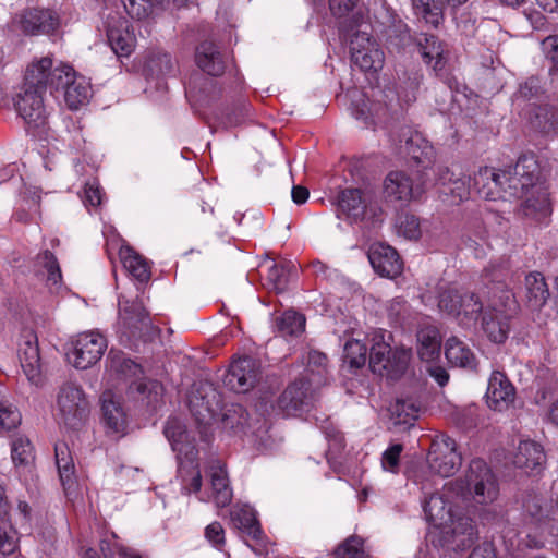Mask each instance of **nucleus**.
I'll use <instances>...</instances> for the list:
<instances>
[{
	"mask_svg": "<svg viewBox=\"0 0 558 558\" xmlns=\"http://www.w3.org/2000/svg\"><path fill=\"white\" fill-rule=\"evenodd\" d=\"M424 182L418 173L390 171L384 180V196L389 202L409 203L424 193Z\"/></svg>",
	"mask_w": 558,
	"mask_h": 558,
	"instance_id": "nucleus-8",
	"label": "nucleus"
},
{
	"mask_svg": "<svg viewBox=\"0 0 558 558\" xmlns=\"http://www.w3.org/2000/svg\"><path fill=\"white\" fill-rule=\"evenodd\" d=\"M510 275V265L507 259L490 262L482 271L485 284L497 283L504 286Z\"/></svg>",
	"mask_w": 558,
	"mask_h": 558,
	"instance_id": "nucleus-47",
	"label": "nucleus"
},
{
	"mask_svg": "<svg viewBox=\"0 0 558 558\" xmlns=\"http://www.w3.org/2000/svg\"><path fill=\"white\" fill-rule=\"evenodd\" d=\"M54 456L60 481L68 492L76 484L75 465L69 446L65 442L56 444Z\"/></svg>",
	"mask_w": 558,
	"mask_h": 558,
	"instance_id": "nucleus-35",
	"label": "nucleus"
},
{
	"mask_svg": "<svg viewBox=\"0 0 558 558\" xmlns=\"http://www.w3.org/2000/svg\"><path fill=\"white\" fill-rule=\"evenodd\" d=\"M276 326L282 337L299 336L304 331L305 317L295 311H286L277 318Z\"/></svg>",
	"mask_w": 558,
	"mask_h": 558,
	"instance_id": "nucleus-44",
	"label": "nucleus"
},
{
	"mask_svg": "<svg viewBox=\"0 0 558 558\" xmlns=\"http://www.w3.org/2000/svg\"><path fill=\"white\" fill-rule=\"evenodd\" d=\"M37 262L47 270V279L49 281L57 283L59 280H61V269L58 259L52 252L45 250L37 255Z\"/></svg>",
	"mask_w": 558,
	"mask_h": 558,
	"instance_id": "nucleus-58",
	"label": "nucleus"
},
{
	"mask_svg": "<svg viewBox=\"0 0 558 558\" xmlns=\"http://www.w3.org/2000/svg\"><path fill=\"white\" fill-rule=\"evenodd\" d=\"M163 435L170 442L171 448L192 436L186 425L178 417H169L167 420L163 427Z\"/></svg>",
	"mask_w": 558,
	"mask_h": 558,
	"instance_id": "nucleus-54",
	"label": "nucleus"
},
{
	"mask_svg": "<svg viewBox=\"0 0 558 558\" xmlns=\"http://www.w3.org/2000/svg\"><path fill=\"white\" fill-rule=\"evenodd\" d=\"M440 179L444 181L442 193L446 195L450 194L453 198V202H462L469 197V187L462 179L452 180V178L449 177L448 182L445 181L447 180L445 175H441Z\"/></svg>",
	"mask_w": 558,
	"mask_h": 558,
	"instance_id": "nucleus-60",
	"label": "nucleus"
},
{
	"mask_svg": "<svg viewBox=\"0 0 558 558\" xmlns=\"http://www.w3.org/2000/svg\"><path fill=\"white\" fill-rule=\"evenodd\" d=\"M396 226L399 233L409 240L418 239L421 235L420 219L411 213H399L396 218Z\"/></svg>",
	"mask_w": 558,
	"mask_h": 558,
	"instance_id": "nucleus-53",
	"label": "nucleus"
},
{
	"mask_svg": "<svg viewBox=\"0 0 558 558\" xmlns=\"http://www.w3.org/2000/svg\"><path fill=\"white\" fill-rule=\"evenodd\" d=\"M230 518L233 526L240 530L243 535L250 536L256 542L262 541L263 531L253 508L248 506L235 507L231 510Z\"/></svg>",
	"mask_w": 558,
	"mask_h": 558,
	"instance_id": "nucleus-30",
	"label": "nucleus"
},
{
	"mask_svg": "<svg viewBox=\"0 0 558 558\" xmlns=\"http://www.w3.org/2000/svg\"><path fill=\"white\" fill-rule=\"evenodd\" d=\"M369 263L376 274L386 278H395L402 271L403 263L399 253L385 243H374L368 251Z\"/></svg>",
	"mask_w": 558,
	"mask_h": 558,
	"instance_id": "nucleus-21",
	"label": "nucleus"
},
{
	"mask_svg": "<svg viewBox=\"0 0 558 558\" xmlns=\"http://www.w3.org/2000/svg\"><path fill=\"white\" fill-rule=\"evenodd\" d=\"M351 61L363 72H377L384 65V52L365 32L355 33L350 40Z\"/></svg>",
	"mask_w": 558,
	"mask_h": 558,
	"instance_id": "nucleus-13",
	"label": "nucleus"
},
{
	"mask_svg": "<svg viewBox=\"0 0 558 558\" xmlns=\"http://www.w3.org/2000/svg\"><path fill=\"white\" fill-rule=\"evenodd\" d=\"M90 90L86 78L75 73L63 90L64 101L71 110H76L88 101Z\"/></svg>",
	"mask_w": 558,
	"mask_h": 558,
	"instance_id": "nucleus-36",
	"label": "nucleus"
},
{
	"mask_svg": "<svg viewBox=\"0 0 558 558\" xmlns=\"http://www.w3.org/2000/svg\"><path fill=\"white\" fill-rule=\"evenodd\" d=\"M266 281L277 293L283 292L288 283V272L282 265L272 264L267 271Z\"/></svg>",
	"mask_w": 558,
	"mask_h": 558,
	"instance_id": "nucleus-59",
	"label": "nucleus"
},
{
	"mask_svg": "<svg viewBox=\"0 0 558 558\" xmlns=\"http://www.w3.org/2000/svg\"><path fill=\"white\" fill-rule=\"evenodd\" d=\"M507 170H496L490 167L480 168L472 178L473 187L487 199L500 197V193L509 194Z\"/></svg>",
	"mask_w": 558,
	"mask_h": 558,
	"instance_id": "nucleus-22",
	"label": "nucleus"
},
{
	"mask_svg": "<svg viewBox=\"0 0 558 558\" xmlns=\"http://www.w3.org/2000/svg\"><path fill=\"white\" fill-rule=\"evenodd\" d=\"M417 36L418 34L411 33V29L402 20L393 22L388 29V37L390 41H395L397 46L403 49L414 46Z\"/></svg>",
	"mask_w": 558,
	"mask_h": 558,
	"instance_id": "nucleus-48",
	"label": "nucleus"
},
{
	"mask_svg": "<svg viewBox=\"0 0 558 558\" xmlns=\"http://www.w3.org/2000/svg\"><path fill=\"white\" fill-rule=\"evenodd\" d=\"M509 196L521 198L530 190L543 187L539 182L542 170L534 154H523L517 163L507 169Z\"/></svg>",
	"mask_w": 558,
	"mask_h": 558,
	"instance_id": "nucleus-6",
	"label": "nucleus"
},
{
	"mask_svg": "<svg viewBox=\"0 0 558 558\" xmlns=\"http://www.w3.org/2000/svg\"><path fill=\"white\" fill-rule=\"evenodd\" d=\"M260 379L259 364L251 356L233 360L223 375L225 387L236 393H246L252 390Z\"/></svg>",
	"mask_w": 558,
	"mask_h": 558,
	"instance_id": "nucleus-12",
	"label": "nucleus"
},
{
	"mask_svg": "<svg viewBox=\"0 0 558 558\" xmlns=\"http://www.w3.org/2000/svg\"><path fill=\"white\" fill-rule=\"evenodd\" d=\"M143 71L148 80H159L172 75L175 66L169 53L157 51L146 58Z\"/></svg>",
	"mask_w": 558,
	"mask_h": 558,
	"instance_id": "nucleus-37",
	"label": "nucleus"
},
{
	"mask_svg": "<svg viewBox=\"0 0 558 558\" xmlns=\"http://www.w3.org/2000/svg\"><path fill=\"white\" fill-rule=\"evenodd\" d=\"M222 428L235 435L245 433L248 426V413L246 409L239 404L232 403L226 407L221 416Z\"/></svg>",
	"mask_w": 558,
	"mask_h": 558,
	"instance_id": "nucleus-40",
	"label": "nucleus"
},
{
	"mask_svg": "<svg viewBox=\"0 0 558 558\" xmlns=\"http://www.w3.org/2000/svg\"><path fill=\"white\" fill-rule=\"evenodd\" d=\"M119 318L121 336L131 340L150 341L158 329L153 326L150 315L141 299L120 300Z\"/></svg>",
	"mask_w": 558,
	"mask_h": 558,
	"instance_id": "nucleus-3",
	"label": "nucleus"
},
{
	"mask_svg": "<svg viewBox=\"0 0 558 558\" xmlns=\"http://www.w3.org/2000/svg\"><path fill=\"white\" fill-rule=\"evenodd\" d=\"M172 450L177 453L178 472L180 474H183L187 466L198 463V449L193 436L172 447Z\"/></svg>",
	"mask_w": 558,
	"mask_h": 558,
	"instance_id": "nucleus-46",
	"label": "nucleus"
},
{
	"mask_svg": "<svg viewBox=\"0 0 558 558\" xmlns=\"http://www.w3.org/2000/svg\"><path fill=\"white\" fill-rule=\"evenodd\" d=\"M389 412L393 425L412 426L418 417L420 407L412 398H400L390 404Z\"/></svg>",
	"mask_w": 558,
	"mask_h": 558,
	"instance_id": "nucleus-39",
	"label": "nucleus"
},
{
	"mask_svg": "<svg viewBox=\"0 0 558 558\" xmlns=\"http://www.w3.org/2000/svg\"><path fill=\"white\" fill-rule=\"evenodd\" d=\"M111 368L122 375L124 378H137L143 374V368L133 360L125 357L124 354L118 353L112 355L110 352Z\"/></svg>",
	"mask_w": 558,
	"mask_h": 558,
	"instance_id": "nucleus-50",
	"label": "nucleus"
},
{
	"mask_svg": "<svg viewBox=\"0 0 558 558\" xmlns=\"http://www.w3.org/2000/svg\"><path fill=\"white\" fill-rule=\"evenodd\" d=\"M130 22L119 13L108 14L105 21V31L108 44L112 43L117 37L130 32Z\"/></svg>",
	"mask_w": 558,
	"mask_h": 558,
	"instance_id": "nucleus-55",
	"label": "nucleus"
},
{
	"mask_svg": "<svg viewBox=\"0 0 558 558\" xmlns=\"http://www.w3.org/2000/svg\"><path fill=\"white\" fill-rule=\"evenodd\" d=\"M521 508L524 519L534 525L545 523L549 517L547 502L534 492H525L522 495Z\"/></svg>",
	"mask_w": 558,
	"mask_h": 558,
	"instance_id": "nucleus-34",
	"label": "nucleus"
},
{
	"mask_svg": "<svg viewBox=\"0 0 558 558\" xmlns=\"http://www.w3.org/2000/svg\"><path fill=\"white\" fill-rule=\"evenodd\" d=\"M402 451V444L390 445L381 456V465L384 470L397 473L399 471L400 456Z\"/></svg>",
	"mask_w": 558,
	"mask_h": 558,
	"instance_id": "nucleus-62",
	"label": "nucleus"
},
{
	"mask_svg": "<svg viewBox=\"0 0 558 558\" xmlns=\"http://www.w3.org/2000/svg\"><path fill=\"white\" fill-rule=\"evenodd\" d=\"M367 360V347L363 342L351 339L348 340L343 349V362L352 373L365 366Z\"/></svg>",
	"mask_w": 558,
	"mask_h": 558,
	"instance_id": "nucleus-43",
	"label": "nucleus"
},
{
	"mask_svg": "<svg viewBox=\"0 0 558 558\" xmlns=\"http://www.w3.org/2000/svg\"><path fill=\"white\" fill-rule=\"evenodd\" d=\"M317 401L316 391L311 381L300 377L292 381L279 396L277 404L287 416L308 412Z\"/></svg>",
	"mask_w": 558,
	"mask_h": 558,
	"instance_id": "nucleus-9",
	"label": "nucleus"
},
{
	"mask_svg": "<svg viewBox=\"0 0 558 558\" xmlns=\"http://www.w3.org/2000/svg\"><path fill=\"white\" fill-rule=\"evenodd\" d=\"M411 359V350L392 349L388 343H374L369 350V369L388 380H398L407 372Z\"/></svg>",
	"mask_w": 558,
	"mask_h": 558,
	"instance_id": "nucleus-5",
	"label": "nucleus"
},
{
	"mask_svg": "<svg viewBox=\"0 0 558 558\" xmlns=\"http://www.w3.org/2000/svg\"><path fill=\"white\" fill-rule=\"evenodd\" d=\"M445 356L447 361L457 367L475 371L477 359L471 348L456 336H451L445 343Z\"/></svg>",
	"mask_w": 558,
	"mask_h": 558,
	"instance_id": "nucleus-28",
	"label": "nucleus"
},
{
	"mask_svg": "<svg viewBox=\"0 0 558 558\" xmlns=\"http://www.w3.org/2000/svg\"><path fill=\"white\" fill-rule=\"evenodd\" d=\"M44 93L37 87H28L24 76L23 86L14 101L15 109L27 123L38 128L45 123L46 110L44 106Z\"/></svg>",
	"mask_w": 558,
	"mask_h": 558,
	"instance_id": "nucleus-15",
	"label": "nucleus"
},
{
	"mask_svg": "<svg viewBox=\"0 0 558 558\" xmlns=\"http://www.w3.org/2000/svg\"><path fill=\"white\" fill-rule=\"evenodd\" d=\"M525 300L531 310L542 308L549 298L548 286L543 274L538 271L530 272L525 276Z\"/></svg>",
	"mask_w": 558,
	"mask_h": 558,
	"instance_id": "nucleus-32",
	"label": "nucleus"
},
{
	"mask_svg": "<svg viewBox=\"0 0 558 558\" xmlns=\"http://www.w3.org/2000/svg\"><path fill=\"white\" fill-rule=\"evenodd\" d=\"M512 318V314L507 311L487 305L478 322L483 333L492 343L504 344L509 338Z\"/></svg>",
	"mask_w": 558,
	"mask_h": 558,
	"instance_id": "nucleus-18",
	"label": "nucleus"
},
{
	"mask_svg": "<svg viewBox=\"0 0 558 558\" xmlns=\"http://www.w3.org/2000/svg\"><path fill=\"white\" fill-rule=\"evenodd\" d=\"M130 388L136 390L141 401L150 411H156L163 403V386L157 380L134 381Z\"/></svg>",
	"mask_w": 558,
	"mask_h": 558,
	"instance_id": "nucleus-38",
	"label": "nucleus"
},
{
	"mask_svg": "<svg viewBox=\"0 0 558 558\" xmlns=\"http://www.w3.org/2000/svg\"><path fill=\"white\" fill-rule=\"evenodd\" d=\"M54 63L52 58L43 57L34 60L25 71V77L28 87H37L44 94L50 88V81L52 72L54 71Z\"/></svg>",
	"mask_w": 558,
	"mask_h": 558,
	"instance_id": "nucleus-29",
	"label": "nucleus"
},
{
	"mask_svg": "<svg viewBox=\"0 0 558 558\" xmlns=\"http://www.w3.org/2000/svg\"><path fill=\"white\" fill-rule=\"evenodd\" d=\"M119 256L123 267L141 283L150 280L151 271L149 263L131 246H121Z\"/></svg>",
	"mask_w": 558,
	"mask_h": 558,
	"instance_id": "nucleus-33",
	"label": "nucleus"
},
{
	"mask_svg": "<svg viewBox=\"0 0 558 558\" xmlns=\"http://www.w3.org/2000/svg\"><path fill=\"white\" fill-rule=\"evenodd\" d=\"M519 207V214L534 221H543L550 213L548 193L544 187L530 190Z\"/></svg>",
	"mask_w": 558,
	"mask_h": 558,
	"instance_id": "nucleus-26",
	"label": "nucleus"
},
{
	"mask_svg": "<svg viewBox=\"0 0 558 558\" xmlns=\"http://www.w3.org/2000/svg\"><path fill=\"white\" fill-rule=\"evenodd\" d=\"M12 24L26 36L50 35L59 29L61 20L53 10L27 8L15 13Z\"/></svg>",
	"mask_w": 558,
	"mask_h": 558,
	"instance_id": "nucleus-7",
	"label": "nucleus"
},
{
	"mask_svg": "<svg viewBox=\"0 0 558 558\" xmlns=\"http://www.w3.org/2000/svg\"><path fill=\"white\" fill-rule=\"evenodd\" d=\"M210 481L216 505L221 508L228 506L232 500V489L229 486V480L225 468H211Z\"/></svg>",
	"mask_w": 558,
	"mask_h": 558,
	"instance_id": "nucleus-41",
	"label": "nucleus"
},
{
	"mask_svg": "<svg viewBox=\"0 0 558 558\" xmlns=\"http://www.w3.org/2000/svg\"><path fill=\"white\" fill-rule=\"evenodd\" d=\"M477 538V530L470 517H459L445 526L439 536V542L447 549L459 551L470 548Z\"/></svg>",
	"mask_w": 558,
	"mask_h": 558,
	"instance_id": "nucleus-14",
	"label": "nucleus"
},
{
	"mask_svg": "<svg viewBox=\"0 0 558 558\" xmlns=\"http://www.w3.org/2000/svg\"><path fill=\"white\" fill-rule=\"evenodd\" d=\"M75 74V70L65 63L59 62L54 66V71L52 72V78L50 81V93L54 94L58 92H62L65 89L70 80H73V75Z\"/></svg>",
	"mask_w": 558,
	"mask_h": 558,
	"instance_id": "nucleus-56",
	"label": "nucleus"
},
{
	"mask_svg": "<svg viewBox=\"0 0 558 558\" xmlns=\"http://www.w3.org/2000/svg\"><path fill=\"white\" fill-rule=\"evenodd\" d=\"M100 402V421L106 435L116 438L124 436L128 429V415L121 401L108 390L101 395Z\"/></svg>",
	"mask_w": 558,
	"mask_h": 558,
	"instance_id": "nucleus-17",
	"label": "nucleus"
},
{
	"mask_svg": "<svg viewBox=\"0 0 558 558\" xmlns=\"http://www.w3.org/2000/svg\"><path fill=\"white\" fill-rule=\"evenodd\" d=\"M427 461L430 470L442 477L453 475L462 464V457L457 451L456 440L449 436H438L428 452Z\"/></svg>",
	"mask_w": 558,
	"mask_h": 558,
	"instance_id": "nucleus-10",
	"label": "nucleus"
},
{
	"mask_svg": "<svg viewBox=\"0 0 558 558\" xmlns=\"http://www.w3.org/2000/svg\"><path fill=\"white\" fill-rule=\"evenodd\" d=\"M338 211L345 216L351 222L364 220L367 204L361 189L348 187L341 190L337 196Z\"/></svg>",
	"mask_w": 558,
	"mask_h": 558,
	"instance_id": "nucleus-24",
	"label": "nucleus"
},
{
	"mask_svg": "<svg viewBox=\"0 0 558 558\" xmlns=\"http://www.w3.org/2000/svg\"><path fill=\"white\" fill-rule=\"evenodd\" d=\"M195 60L197 66L210 76H220L226 70L220 47L211 40H204L196 47Z\"/></svg>",
	"mask_w": 558,
	"mask_h": 558,
	"instance_id": "nucleus-25",
	"label": "nucleus"
},
{
	"mask_svg": "<svg viewBox=\"0 0 558 558\" xmlns=\"http://www.w3.org/2000/svg\"><path fill=\"white\" fill-rule=\"evenodd\" d=\"M135 36L132 32L124 33V35L117 37L112 43L109 44L112 51L118 57H128L132 53L135 47Z\"/></svg>",
	"mask_w": 558,
	"mask_h": 558,
	"instance_id": "nucleus-64",
	"label": "nucleus"
},
{
	"mask_svg": "<svg viewBox=\"0 0 558 558\" xmlns=\"http://www.w3.org/2000/svg\"><path fill=\"white\" fill-rule=\"evenodd\" d=\"M417 354L422 361L433 362L440 355L441 337L435 326H424L418 329L417 335Z\"/></svg>",
	"mask_w": 558,
	"mask_h": 558,
	"instance_id": "nucleus-31",
	"label": "nucleus"
},
{
	"mask_svg": "<svg viewBox=\"0 0 558 558\" xmlns=\"http://www.w3.org/2000/svg\"><path fill=\"white\" fill-rule=\"evenodd\" d=\"M422 56L424 63L432 65L436 75H440L447 63L446 45L437 36L420 33L414 44Z\"/></svg>",
	"mask_w": 558,
	"mask_h": 558,
	"instance_id": "nucleus-23",
	"label": "nucleus"
},
{
	"mask_svg": "<svg viewBox=\"0 0 558 558\" xmlns=\"http://www.w3.org/2000/svg\"><path fill=\"white\" fill-rule=\"evenodd\" d=\"M546 461V454L543 447L533 440H524L519 444L518 452L514 457L515 466L526 472L538 473Z\"/></svg>",
	"mask_w": 558,
	"mask_h": 558,
	"instance_id": "nucleus-27",
	"label": "nucleus"
},
{
	"mask_svg": "<svg viewBox=\"0 0 558 558\" xmlns=\"http://www.w3.org/2000/svg\"><path fill=\"white\" fill-rule=\"evenodd\" d=\"M21 423V414L11 404L0 401V427L5 430L15 428Z\"/></svg>",
	"mask_w": 558,
	"mask_h": 558,
	"instance_id": "nucleus-63",
	"label": "nucleus"
},
{
	"mask_svg": "<svg viewBox=\"0 0 558 558\" xmlns=\"http://www.w3.org/2000/svg\"><path fill=\"white\" fill-rule=\"evenodd\" d=\"M130 17L142 21L147 19L155 5L162 4L165 0H121Z\"/></svg>",
	"mask_w": 558,
	"mask_h": 558,
	"instance_id": "nucleus-49",
	"label": "nucleus"
},
{
	"mask_svg": "<svg viewBox=\"0 0 558 558\" xmlns=\"http://www.w3.org/2000/svg\"><path fill=\"white\" fill-rule=\"evenodd\" d=\"M545 94L544 85L538 76L532 75L519 85L518 90L513 94L514 99L531 101L538 99Z\"/></svg>",
	"mask_w": 558,
	"mask_h": 558,
	"instance_id": "nucleus-52",
	"label": "nucleus"
},
{
	"mask_svg": "<svg viewBox=\"0 0 558 558\" xmlns=\"http://www.w3.org/2000/svg\"><path fill=\"white\" fill-rule=\"evenodd\" d=\"M485 397L489 409L502 412L513 404L515 388L505 373L495 371L489 377Z\"/></svg>",
	"mask_w": 558,
	"mask_h": 558,
	"instance_id": "nucleus-20",
	"label": "nucleus"
},
{
	"mask_svg": "<svg viewBox=\"0 0 558 558\" xmlns=\"http://www.w3.org/2000/svg\"><path fill=\"white\" fill-rule=\"evenodd\" d=\"M437 306L462 327H471L478 323L486 310L478 293L450 284L437 287Z\"/></svg>",
	"mask_w": 558,
	"mask_h": 558,
	"instance_id": "nucleus-1",
	"label": "nucleus"
},
{
	"mask_svg": "<svg viewBox=\"0 0 558 558\" xmlns=\"http://www.w3.org/2000/svg\"><path fill=\"white\" fill-rule=\"evenodd\" d=\"M11 456L15 465H27L33 460V447L31 441L23 437L14 439Z\"/></svg>",
	"mask_w": 558,
	"mask_h": 558,
	"instance_id": "nucleus-57",
	"label": "nucleus"
},
{
	"mask_svg": "<svg viewBox=\"0 0 558 558\" xmlns=\"http://www.w3.org/2000/svg\"><path fill=\"white\" fill-rule=\"evenodd\" d=\"M464 498L472 496L478 504L492 502L498 495V483L490 468L483 459L470 462L464 478L452 483Z\"/></svg>",
	"mask_w": 558,
	"mask_h": 558,
	"instance_id": "nucleus-2",
	"label": "nucleus"
},
{
	"mask_svg": "<svg viewBox=\"0 0 558 558\" xmlns=\"http://www.w3.org/2000/svg\"><path fill=\"white\" fill-rule=\"evenodd\" d=\"M335 558H366L363 539L360 536L352 535L337 546L333 550Z\"/></svg>",
	"mask_w": 558,
	"mask_h": 558,
	"instance_id": "nucleus-51",
	"label": "nucleus"
},
{
	"mask_svg": "<svg viewBox=\"0 0 558 558\" xmlns=\"http://www.w3.org/2000/svg\"><path fill=\"white\" fill-rule=\"evenodd\" d=\"M423 82L421 70H410L404 72V78L400 83L398 96L405 104H412L417 98V92Z\"/></svg>",
	"mask_w": 558,
	"mask_h": 558,
	"instance_id": "nucleus-45",
	"label": "nucleus"
},
{
	"mask_svg": "<svg viewBox=\"0 0 558 558\" xmlns=\"http://www.w3.org/2000/svg\"><path fill=\"white\" fill-rule=\"evenodd\" d=\"M524 117L532 131L543 136L558 134V106L551 102L532 104Z\"/></svg>",
	"mask_w": 558,
	"mask_h": 558,
	"instance_id": "nucleus-19",
	"label": "nucleus"
},
{
	"mask_svg": "<svg viewBox=\"0 0 558 558\" xmlns=\"http://www.w3.org/2000/svg\"><path fill=\"white\" fill-rule=\"evenodd\" d=\"M17 356L27 379L39 385L41 381V363L37 335L31 329L21 332Z\"/></svg>",
	"mask_w": 558,
	"mask_h": 558,
	"instance_id": "nucleus-16",
	"label": "nucleus"
},
{
	"mask_svg": "<svg viewBox=\"0 0 558 558\" xmlns=\"http://www.w3.org/2000/svg\"><path fill=\"white\" fill-rule=\"evenodd\" d=\"M411 3L415 15L432 26L437 27L444 20L442 0H411Z\"/></svg>",
	"mask_w": 558,
	"mask_h": 558,
	"instance_id": "nucleus-42",
	"label": "nucleus"
},
{
	"mask_svg": "<svg viewBox=\"0 0 558 558\" xmlns=\"http://www.w3.org/2000/svg\"><path fill=\"white\" fill-rule=\"evenodd\" d=\"M106 348L107 341L102 335L94 331L82 332L72 340V351L68 355L76 368L87 369L101 359Z\"/></svg>",
	"mask_w": 558,
	"mask_h": 558,
	"instance_id": "nucleus-11",
	"label": "nucleus"
},
{
	"mask_svg": "<svg viewBox=\"0 0 558 558\" xmlns=\"http://www.w3.org/2000/svg\"><path fill=\"white\" fill-rule=\"evenodd\" d=\"M251 116V105L246 100L238 101L225 117L226 126H236Z\"/></svg>",
	"mask_w": 558,
	"mask_h": 558,
	"instance_id": "nucleus-61",
	"label": "nucleus"
},
{
	"mask_svg": "<svg viewBox=\"0 0 558 558\" xmlns=\"http://www.w3.org/2000/svg\"><path fill=\"white\" fill-rule=\"evenodd\" d=\"M59 424L71 430L81 429L90 413L84 390L72 383L64 384L57 398Z\"/></svg>",
	"mask_w": 558,
	"mask_h": 558,
	"instance_id": "nucleus-4",
	"label": "nucleus"
}]
</instances>
